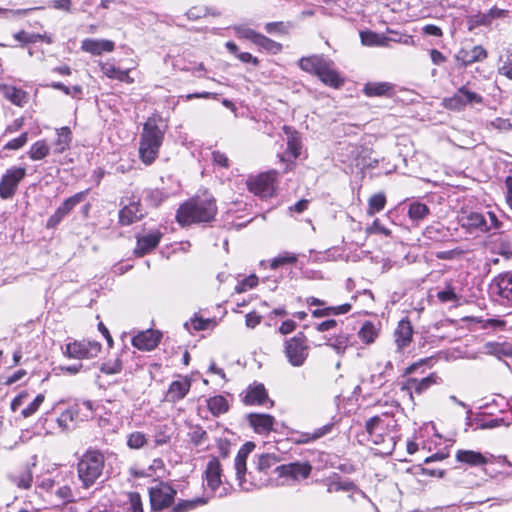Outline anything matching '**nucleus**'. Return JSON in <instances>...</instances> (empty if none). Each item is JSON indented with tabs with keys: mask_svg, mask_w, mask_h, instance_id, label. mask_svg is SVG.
Returning <instances> with one entry per match:
<instances>
[{
	"mask_svg": "<svg viewBox=\"0 0 512 512\" xmlns=\"http://www.w3.org/2000/svg\"><path fill=\"white\" fill-rule=\"evenodd\" d=\"M165 136V127L158 117H149L143 125L139 142V157L146 165L158 157Z\"/></svg>",
	"mask_w": 512,
	"mask_h": 512,
	"instance_id": "f257e3e1",
	"label": "nucleus"
},
{
	"mask_svg": "<svg viewBox=\"0 0 512 512\" xmlns=\"http://www.w3.org/2000/svg\"><path fill=\"white\" fill-rule=\"evenodd\" d=\"M217 213L213 197H196L182 204L177 210L176 219L181 226L192 223L210 222Z\"/></svg>",
	"mask_w": 512,
	"mask_h": 512,
	"instance_id": "f03ea898",
	"label": "nucleus"
},
{
	"mask_svg": "<svg viewBox=\"0 0 512 512\" xmlns=\"http://www.w3.org/2000/svg\"><path fill=\"white\" fill-rule=\"evenodd\" d=\"M299 67L310 74L316 75L325 85L339 88L344 84V78L335 68V63L324 55H312L299 60Z\"/></svg>",
	"mask_w": 512,
	"mask_h": 512,
	"instance_id": "7ed1b4c3",
	"label": "nucleus"
},
{
	"mask_svg": "<svg viewBox=\"0 0 512 512\" xmlns=\"http://www.w3.org/2000/svg\"><path fill=\"white\" fill-rule=\"evenodd\" d=\"M104 469V456L99 451H87L77 465V472L85 488L95 484Z\"/></svg>",
	"mask_w": 512,
	"mask_h": 512,
	"instance_id": "20e7f679",
	"label": "nucleus"
},
{
	"mask_svg": "<svg viewBox=\"0 0 512 512\" xmlns=\"http://www.w3.org/2000/svg\"><path fill=\"white\" fill-rule=\"evenodd\" d=\"M389 424L379 416L371 417L365 424L369 439L375 444L382 446L380 450L383 454H391L395 448V435L386 433L385 430Z\"/></svg>",
	"mask_w": 512,
	"mask_h": 512,
	"instance_id": "39448f33",
	"label": "nucleus"
},
{
	"mask_svg": "<svg viewBox=\"0 0 512 512\" xmlns=\"http://www.w3.org/2000/svg\"><path fill=\"white\" fill-rule=\"evenodd\" d=\"M94 403L90 400H83L70 406L57 418V424L62 431L70 428V423L81 418L88 419L93 416Z\"/></svg>",
	"mask_w": 512,
	"mask_h": 512,
	"instance_id": "423d86ee",
	"label": "nucleus"
},
{
	"mask_svg": "<svg viewBox=\"0 0 512 512\" xmlns=\"http://www.w3.org/2000/svg\"><path fill=\"white\" fill-rule=\"evenodd\" d=\"M288 362L294 367L302 366L309 354V347L306 344V337L303 333L288 339L284 347Z\"/></svg>",
	"mask_w": 512,
	"mask_h": 512,
	"instance_id": "0eeeda50",
	"label": "nucleus"
},
{
	"mask_svg": "<svg viewBox=\"0 0 512 512\" xmlns=\"http://www.w3.org/2000/svg\"><path fill=\"white\" fill-rule=\"evenodd\" d=\"M255 445L251 442H247L244 444L238 451L235 460H234V468L236 472V479L238 481L241 489L245 491H250L253 487L260 488L265 483L260 481L259 483H255L253 481H247L245 478L246 475V460L249 453L253 450Z\"/></svg>",
	"mask_w": 512,
	"mask_h": 512,
	"instance_id": "6e6552de",
	"label": "nucleus"
},
{
	"mask_svg": "<svg viewBox=\"0 0 512 512\" xmlns=\"http://www.w3.org/2000/svg\"><path fill=\"white\" fill-rule=\"evenodd\" d=\"M25 176V168L12 167L8 169L0 179V198L4 200L12 199Z\"/></svg>",
	"mask_w": 512,
	"mask_h": 512,
	"instance_id": "1a4fd4ad",
	"label": "nucleus"
},
{
	"mask_svg": "<svg viewBox=\"0 0 512 512\" xmlns=\"http://www.w3.org/2000/svg\"><path fill=\"white\" fill-rule=\"evenodd\" d=\"M277 177L278 172L270 170L255 177H250L247 180V187L255 195L266 198L273 195L274 183Z\"/></svg>",
	"mask_w": 512,
	"mask_h": 512,
	"instance_id": "9d476101",
	"label": "nucleus"
},
{
	"mask_svg": "<svg viewBox=\"0 0 512 512\" xmlns=\"http://www.w3.org/2000/svg\"><path fill=\"white\" fill-rule=\"evenodd\" d=\"M101 351V344L97 341H74L66 345L64 354L69 358L90 359L96 357Z\"/></svg>",
	"mask_w": 512,
	"mask_h": 512,
	"instance_id": "9b49d317",
	"label": "nucleus"
},
{
	"mask_svg": "<svg viewBox=\"0 0 512 512\" xmlns=\"http://www.w3.org/2000/svg\"><path fill=\"white\" fill-rule=\"evenodd\" d=\"M483 98L480 94L470 91L466 86L459 88L453 96L445 99V106L451 110L461 111L467 105L480 104Z\"/></svg>",
	"mask_w": 512,
	"mask_h": 512,
	"instance_id": "f8f14e48",
	"label": "nucleus"
},
{
	"mask_svg": "<svg viewBox=\"0 0 512 512\" xmlns=\"http://www.w3.org/2000/svg\"><path fill=\"white\" fill-rule=\"evenodd\" d=\"M149 495L152 509L162 510L173 503L176 490L169 484L160 482L150 489Z\"/></svg>",
	"mask_w": 512,
	"mask_h": 512,
	"instance_id": "ddd939ff",
	"label": "nucleus"
},
{
	"mask_svg": "<svg viewBox=\"0 0 512 512\" xmlns=\"http://www.w3.org/2000/svg\"><path fill=\"white\" fill-rule=\"evenodd\" d=\"M490 293L512 307V272L501 273L490 284Z\"/></svg>",
	"mask_w": 512,
	"mask_h": 512,
	"instance_id": "4468645a",
	"label": "nucleus"
},
{
	"mask_svg": "<svg viewBox=\"0 0 512 512\" xmlns=\"http://www.w3.org/2000/svg\"><path fill=\"white\" fill-rule=\"evenodd\" d=\"M87 194L88 190H84L67 198L49 217L47 226H57L63 220L64 217H66L78 204H80L86 199Z\"/></svg>",
	"mask_w": 512,
	"mask_h": 512,
	"instance_id": "2eb2a0df",
	"label": "nucleus"
},
{
	"mask_svg": "<svg viewBox=\"0 0 512 512\" xmlns=\"http://www.w3.org/2000/svg\"><path fill=\"white\" fill-rule=\"evenodd\" d=\"M162 338L161 332L148 329L139 332L132 338V345L138 350L151 351L157 347Z\"/></svg>",
	"mask_w": 512,
	"mask_h": 512,
	"instance_id": "dca6fc26",
	"label": "nucleus"
},
{
	"mask_svg": "<svg viewBox=\"0 0 512 512\" xmlns=\"http://www.w3.org/2000/svg\"><path fill=\"white\" fill-rule=\"evenodd\" d=\"M312 470L308 462H294L276 467V471L281 477H290L293 480L306 479Z\"/></svg>",
	"mask_w": 512,
	"mask_h": 512,
	"instance_id": "f3484780",
	"label": "nucleus"
},
{
	"mask_svg": "<svg viewBox=\"0 0 512 512\" xmlns=\"http://www.w3.org/2000/svg\"><path fill=\"white\" fill-rule=\"evenodd\" d=\"M456 60L463 66H468L474 62L481 61L487 57L486 50L480 46H465L462 47L456 54Z\"/></svg>",
	"mask_w": 512,
	"mask_h": 512,
	"instance_id": "a211bd4d",
	"label": "nucleus"
},
{
	"mask_svg": "<svg viewBox=\"0 0 512 512\" xmlns=\"http://www.w3.org/2000/svg\"><path fill=\"white\" fill-rule=\"evenodd\" d=\"M143 216L140 200L133 199L119 211V223L128 226L139 221Z\"/></svg>",
	"mask_w": 512,
	"mask_h": 512,
	"instance_id": "6ab92c4d",
	"label": "nucleus"
},
{
	"mask_svg": "<svg viewBox=\"0 0 512 512\" xmlns=\"http://www.w3.org/2000/svg\"><path fill=\"white\" fill-rule=\"evenodd\" d=\"M412 337L413 327L411 322L407 318L400 320L394 331L397 350L402 351L407 348L412 342Z\"/></svg>",
	"mask_w": 512,
	"mask_h": 512,
	"instance_id": "aec40b11",
	"label": "nucleus"
},
{
	"mask_svg": "<svg viewBox=\"0 0 512 512\" xmlns=\"http://www.w3.org/2000/svg\"><path fill=\"white\" fill-rule=\"evenodd\" d=\"M190 388V379L187 377L180 378L169 385L165 398L170 403H176L188 394Z\"/></svg>",
	"mask_w": 512,
	"mask_h": 512,
	"instance_id": "412c9836",
	"label": "nucleus"
},
{
	"mask_svg": "<svg viewBox=\"0 0 512 512\" xmlns=\"http://www.w3.org/2000/svg\"><path fill=\"white\" fill-rule=\"evenodd\" d=\"M222 468L217 458H212L205 469L206 485L212 493H216L221 485Z\"/></svg>",
	"mask_w": 512,
	"mask_h": 512,
	"instance_id": "4be33fe9",
	"label": "nucleus"
},
{
	"mask_svg": "<svg viewBox=\"0 0 512 512\" xmlns=\"http://www.w3.org/2000/svg\"><path fill=\"white\" fill-rule=\"evenodd\" d=\"M81 49L92 55H101L104 52L114 51L115 43L106 39L86 38L81 42Z\"/></svg>",
	"mask_w": 512,
	"mask_h": 512,
	"instance_id": "5701e85b",
	"label": "nucleus"
},
{
	"mask_svg": "<svg viewBox=\"0 0 512 512\" xmlns=\"http://www.w3.org/2000/svg\"><path fill=\"white\" fill-rule=\"evenodd\" d=\"M437 375L435 373H431L427 377H424L422 379L417 378H409L407 379L405 385L402 387V389L408 390L410 395L413 393L416 394H422L426 390H428L431 386L437 383Z\"/></svg>",
	"mask_w": 512,
	"mask_h": 512,
	"instance_id": "b1692460",
	"label": "nucleus"
},
{
	"mask_svg": "<svg viewBox=\"0 0 512 512\" xmlns=\"http://www.w3.org/2000/svg\"><path fill=\"white\" fill-rule=\"evenodd\" d=\"M162 234L154 231L143 236H137V245L134 250L137 256H144L153 250L160 242Z\"/></svg>",
	"mask_w": 512,
	"mask_h": 512,
	"instance_id": "393cba45",
	"label": "nucleus"
},
{
	"mask_svg": "<svg viewBox=\"0 0 512 512\" xmlns=\"http://www.w3.org/2000/svg\"><path fill=\"white\" fill-rule=\"evenodd\" d=\"M247 418L249 424L258 434H267L273 430L275 418L271 415L251 413Z\"/></svg>",
	"mask_w": 512,
	"mask_h": 512,
	"instance_id": "a878e982",
	"label": "nucleus"
},
{
	"mask_svg": "<svg viewBox=\"0 0 512 512\" xmlns=\"http://www.w3.org/2000/svg\"><path fill=\"white\" fill-rule=\"evenodd\" d=\"M456 460L472 467H480L490 463L488 455L473 450H458Z\"/></svg>",
	"mask_w": 512,
	"mask_h": 512,
	"instance_id": "bb28decb",
	"label": "nucleus"
},
{
	"mask_svg": "<svg viewBox=\"0 0 512 512\" xmlns=\"http://www.w3.org/2000/svg\"><path fill=\"white\" fill-rule=\"evenodd\" d=\"M367 97H390L394 93V86L390 82H368L363 87Z\"/></svg>",
	"mask_w": 512,
	"mask_h": 512,
	"instance_id": "cd10ccee",
	"label": "nucleus"
},
{
	"mask_svg": "<svg viewBox=\"0 0 512 512\" xmlns=\"http://www.w3.org/2000/svg\"><path fill=\"white\" fill-rule=\"evenodd\" d=\"M352 336L345 332H340L326 338L325 345L332 348L337 355L343 356L349 346L352 345Z\"/></svg>",
	"mask_w": 512,
	"mask_h": 512,
	"instance_id": "c85d7f7f",
	"label": "nucleus"
},
{
	"mask_svg": "<svg viewBox=\"0 0 512 512\" xmlns=\"http://www.w3.org/2000/svg\"><path fill=\"white\" fill-rule=\"evenodd\" d=\"M268 399L267 391L263 384L250 385L244 396V403L247 405H262Z\"/></svg>",
	"mask_w": 512,
	"mask_h": 512,
	"instance_id": "c756f323",
	"label": "nucleus"
},
{
	"mask_svg": "<svg viewBox=\"0 0 512 512\" xmlns=\"http://www.w3.org/2000/svg\"><path fill=\"white\" fill-rule=\"evenodd\" d=\"M175 429L171 423H159L154 427L153 442L154 446H163L168 444L173 435Z\"/></svg>",
	"mask_w": 512,
	"mask_h": 512,
	"instance_id": "7c9ffc66",
	"label": "nucleus"
},
{
	"mask_svg": "<svg viewBox=\"0 0 512 512\" xmlns=\"http://www.w3.org/2000/svg\"><path fill=\"white\" fill-rule=\"evenodd\" d=\"M333 424L329 423L322 427L315 429L313 432H301L297 433L294 441L296 444H308L310 442L316 441L325 435L329 434L332 431Z\"/></svg>",
	"mask_w": 512,
	"mask_h": 512,
	"instance_id": "2f4dec72",
	"label": "nucleus"
},
{
	"mask_svg": "<svg viewBox=\"0 0 512 512\" xmlns=\"http://www.w3.org/2000/svg\"><path fill=\"white\" fill-rule=\"evenodd\" d=\"M9 481L20 489H30L33 482V472L30 467H25L19 471L8 475Z\"/></svg>",
	"mask_w": 512,
	"mask_h": 512,
	"instance_id": "473e14b6",
	"label": "nucleus"
},
{
	"mask_svg": "<svg viewBox=\"0 0 512 512\" xmlns=\"http://www.w3.org/2000/svg\"><path fill=\"white\" fill-rule=\"evenodd\" d=\"M100 68L102 73L110 79H116L128 84H131L134 81L129 75V70H121L112 63H100Z\"/></svg>",
	"mask_w": 512,
	"mask_h": 512,
	"instance_id": "72a5a7b5",
	"label": "nucleus"
},
{
	"mask_svg": "<svg viewBox=\"0 0 512 512\" xmlns=\"http://www.w3.org/2000/svg\"><path fill=\"white\" fill-rule=\"evenodd\" d=\"M283 131L287 136V152L296 159L300 155L301 141L299 134L289 126H283Z\"/></svg>",
	"mask_w": 512,
	"mask_h": 512,
	"instance_id": "f704fd0d",
	"label": "nucleus"
},
{
	"mask_svg": "<svg viewBox=\"0 0 512 512\" xmlns=\"http://www.w3.org/2000/svg\"><path fill=\"white\" fill-rule=\"evenodd\" d=\"M461 226L467 229L481 228L487 230L486 220L479 212H469L460 217Z\"/></svg>",
	"mask_w": 512,
	"mask_h": 512,
	"instance_id": "c9c22d12",
	"label": "nucleus"
},
{
	"mask_svg": "<svg viewBox=\"0 0 512 512\" xmlns=\"http://www.w3.org/2000/svg\"><path fill=\"white\" fill-rule=\"evenodd\" d=\"M437 299L440 303H454L455 306L459 304L460 296L456 292V288L454 287L452 281H445L444 288L439 290L436 294Z\"/></svg>",
	"mask_w": 512,
	"mask_h": 512,
	"instance_id": "e433bc0d",
	"label": "nucleus"
},
{
	"mask_svg": "<svg viewBox=\"0 0 512 512\" xmlns=\"http://www.w3.org/2000/svg\"><path fill=\"white\" fill-rule=\"evenodd\" d=\"M351 308H352L351 304L345 303V304L338 305V306H327V307H323V308H318V309L312 310L311 313L314 318H323V317H328L331 315L337 316V315L346 314L351 310Z\"/></svg>",
	"mask_w": 512,
	"mask_h": 512,
	"instance_id": "4c0bfd02",
	"label": "nucleus"
},
{
	"mask_svg": "<svg viewBox=\"0 0 512 512\" xmlns=\"http://www.w3.org/2000/svg\"><path fill=\"white\" fill-rule=\"evenodd\" d=\"M56 132L57 139L55 141V152L63 153L70 146L72 141V132L67 126L56 129Z\"/></svg>",
	"mask_w": 512,
	"mask_h": 512,
	"instance_id": "58836bf2",
	"label": "nucleus"
},
{
	"mask_svg": "<svg viewBox=\"0 0 512 512\" xmlns=\"http://www.w3.org/2000/svg\"><path fill=\"white\" fill-rule=\"evenodd\" d=\"M207 407L212 415L219 416L229 409L227 399L222 395H216L207 399Z\"/></svg>",
	"mask_w": 512,
	"mask_h": 512,
	"instance_id": "ea45409f",
	"label": "nucleus"
},
{
	"mask_svg": "<svg viewBox=\"0 0 512 512\" xmlns=\"http://www.w3.org/2000/svg\"><path fill=\"white\" fill-rule=\"evenodd\" d=\"M360 38L365 46H387L389 41L385 35L373 31L360 32Z\"/></svg>",
	"mask_w": 512,
	"mask_h": 512,
	"instance_id": "a19ab883",
	"label": "nucleus"
},
{
	"mask_svg": "<svg viewBox=\"0 0 512 512\" xmlns=\"http://www.w3.org/2000/svg\"><path fill=\"white\" fill-rule=\"evenodd\" d=\"M4 96L17 106H23L28 101L27 92L14 86H5Z\"/></svg>",
	"mask_w": 512,
	"mask_h": 512,
	"instance_id": "79ce46f5",
	"label": "nucleus"
},
{
	"mask_svg": "<svg viewBox=\"0 0 512 512\" xmlns=\"http://www.w3.org/2000/svg\"><path fill=\"white\" fill-rule=\"evenodd\" d=\"M14 38L22 44L35 43L38 40L45 41L47 44H51L53 42V38L47 34L28 33L24 30L15 33Z\"/></svg>",
	"mask_w": 512,
	"mask_h": 512,
	"instance_id": "37998d69",
	"label": "nucleus"
},
{
	"mask_svg": "<svg viewBox=\"0 0 512 512\" xmlns=\"http://www.w3.org/2000/svg\"><path fill=\"white\" fill-rule=\"evenodd\" d=\"M50 153V146L45 140H38L33 143L28 151V156L33 161L42 160Z\"/></svg>",
	"mask_w": 512,
	"mask_h": 512,
	"instance_id": "c03bdc74",
	"label": "nucleus"
},
{
	"mask_svg": "<svg viewBox=\"0 0 512 512\" xmlns=\"http://www.w3.org/2000/svg\"><path fill=\"white\" fill-rule=\"evenodd\" d=\"M430 214V209L424 203L413 201L409 204L408 216L412 221H421Z\"/></svg>",
	"mask_w": 512,
	"mask_h": 512,
	"instance_id": "a18cd8bd",
	"label": "nucleus"
},
{
	"mask_svg": "<svg viewBox=\"0 0 512 512\" xmlns=\"http://www.w3.org/2000/svg\"><path fill=\"white\" fill-rule=\"evenodd\" d=\"M379 331L374 325V323L370 321L364 322L362 327L360 328L358 332L359 338L362 340L365 344H372L375 342L376 338L378 337Z\"/></svg>",
	"mask_w": 512,
	"mask_h": 512,
	"instance_id": "49530a36",
	"label": "nucleus"
},
{
	"mask_svg": "<svg viewBox=\"0 0 512 512\" xmlns=\"http://www.w3.org/2000/svg\"><path fill=\"white\" fill-rule=\"evenodd\" d=\"M254 44L257 45L260 49L272 54H277L282 50V45L280 43L260 33Z\"/></svg>",
	"mask_w": 512,
	"mask_h": 512,
	"instance_id": "de8ad7c7",
	"label": "nucleus"
},
{
	"mask_svg": "<svg viewBox=\"0 0 512 512\" xmlns=\"http://www.w3.org/2000/svg\"><path fill=\"white\" fill-rule=\"evenodd\" d=\"M56 498L63 502H71L73 500V492L69 484L65 481V475L63 474V479H60V484L56 485L53 494Z\"/></svg>",
	"mask_w": 512,
	"mask_h": 512,
	"instance_id": "09e8293b",
	"label": "nucleus"
},
{
	"mask_svg": "<svg viewBox=\"0 0 512 512\" xmlns=\"http://www.w3.org/2000/svg\"><path fill=\"white\" fill-rule=\"evenodd\" d=\"M60 479H63V473H58L54 478H38L36 481V488L52 495L56 485L60 484Z\"/></svg>",
	"mask_w": 512,
	"mask_h": 512,
	"instance_id": "8fccbe9b",
	"label": "nucleus"
},
{
	"mask_svg": "<svg viewBox=\"0 0 512 512\" xmlns=\"http://www.w3.org/2000/svg\"><path fill=\"white\" fill-rule=\"evenodd\" d=\"M423 235L430 240L441 241L447 237V229L440 223H433L424 229Z\"/></svg>",
	"mask_w": 512,
	"mask_h": 512,
	"instance_id": "3c124183",
	"label": "nucleus"
},
{
	"mask_svg": "<svg viewBox=\"0 0 512 512\" xmlns=\"http://www.w3.org/2000/svg\"><path fill=\"white\" fill-rule=\"evenodd\" d=\"M206 503L207 499L203 497H197L192 500H181L173 507V512H189Z\"/></svg>",
	"mask_w": 512,
	"mask_h": 512,
	"instance_id": "603ef678",
	"label": "nucleus"
},
{
	"mask_svg": "<svg viewBox=\"0 0 512 512\" xmlns=\"http://www.w3.org/2000/svg\"><path fill=\"white\" fill-rule=\"evenodd\" d=\"M357 489L356 485L348 480V479H341L339 477H337L336 479L334 480H331L328 484V492L329 493H333V492H338V491H347V492H350V491H355Z\"/></svg>",
	"mask_w": 512,
	"mask_h": 512,
	"instance_id": "864d4df0",
	"label": "nucleus"
},
{
	"mask_svg": "<svg viewBox=\"0 0 512 512\" xmlns=\"http://www.w3.org/2000/svg\"><path fill=\"white\" fill-rule=\"evenodd\" d=\"M148 444L147 436L140 431H134L127 436V446L130 449H141Z\"/></svg>",
	"mask_w": 512,
	"mask_h": 512,
	"instance_id": "5fc2aeb1",
	"label": "nucleus"
},
{
	"mask_svg": "<svg viewBox=\"0 0 512 512\" xmlns=\"http://www.w3.org/2000/svg\"><path fill=\"white\" fill-rule=\"evenodd\" d=\"M188 436L196 446L203 444L208 438L207 432L200 425H190Z\"/></svg>",
	"mask_w": 512,
	"mask_h": 512,
	"instance_id": "6e6d98bb",
	"label": "nucleus"
},
{
	"mask_svg": "<svg viewBox=\"0 0 512 512\" xmlns=\"http://www.w3.org/2000/svg\"><path fill=\"white\" fill-rule=\"evenodd\" d=\"M297 261V256L294 253L285 251L280 253L277 257L273 258L270 262L271 269H277L280 266L287 264H294Z\"/></svg>",
	"mask_w": 512,
	"mask_h": 512,
	"instance_id": "4d7b16f0",
	"label": "nucleus"
},
{
	"mask_svg": "<svg viewBox=\"0 0 512 512\" xmlns=\"http://www.w3.org/2000/svg\"><path fill=\"white\" fill-rule=\"evenodd\" d=\"M126 511L127 512H144L142 499H141V496L139 493L129 492L127 494Z\"/></svg>",
	"mask_w": 512,
	"mask_h": 512,
	"instance_id": "13d9d810",
	"label": "nucleus"
},
{
	"mask_svg": "<svg viewBox=\"0 0 512 512\" xmlns=\"http://www.w3.org/2000/svg\"><path fill=\"white\" fill-rule=\"evenodd\" d=\"M368 214L373 215L384 209L386 197L383 193L374 194L369 199Z\"/></svg>",
	"mask_w": 512,
	"mask_h": 512,
	"instance_id": "bf43d9fd",
	"label": "nucleus"
},
{
	"mask_svg": "<svg viewBox=\"0 0 512 512\" xmlns=\"http://www.w3.org/2000/svg\"><path fill=\"white\" fill-rule=\"evenodd\" d=\"M278 462V457L274 454L260 455L257 462L258 472H266Z\"/></svg>",
	"mask_w": 512,
	"mask_h": 512,
	"instance_id": "052dcab7",
	"label": "nucleus"
},
{
	"mask_svg": "<svg viewBox=\"0 0 512 512\" xmlns=\"http://www.w3.org/2000/svg\"><path fill=\"white\" fill-rule=\"evenodd\" d=\"M45 400L44 394H38L34 400L21 411V415L24 418H28L36 413V411L39 409V407L42 405V403Z\"/></svg>",
	"mask_w": 512,
	"mask_h": 512,
	"instance_id": "680f3d73",
	"label": "nucleus"
},
{
	"mask_svg": "<svg viewBox=\"0 0 512 512\" xmlns=\"http://www.w3.org/2000/svg\"><path fill=\"white\" fill-rule=\"evenodd\" d=\"M234 31L238 38L247 39L253 43L255 42V40L257 39V37L259 35V33H257L253 29H250L243 25L235 26Z\"/></svg>",
	"mask_w": 512,
	"mask_h": 512,
	"instance_id": "e2e57ef3",
	"label": "nucleus"
},
{
	"mask_svg": "<svg viewBox=\"0 0 512 512\" xmlns=\"http://www.w3.org/2000/svg\"><path fill=\"white\" fill-rule=\"evenodd\" d=\"M258 284V278L256 275L252 274L243 280H241L236 286H235V292L236 293H243L247 291L248 289H252Z\"/></svg>",
	"mask_w": 512,
	"mask_h": 512,
	"instance_id": "0e129e2a",
	"label": "nucleus"
},
{
	"mask_svg": "<svg viewBox=\"0 0 512 512\" xmlns=\"http://www.w3.org/2000/svg\"><path fill=\"white\" fill-rule=\"evenodd\" d=\"M463 254L464 250L457 247L451 250L438 251L435 253V257L439 260H454L461 258Z\"/></svg>",
	"mask_w": 512,
	"mask_h": 512,
	"instance_id": "69168bd1",
	"label": "nucleus"
},
{
	"mask_svg": "<svg viewBox=\"0 0 512 512\" xmlns=\"http://www.w3.org/2000/svg\"><path fill=\"white\" fill-rule=\"evenodd\" d=\"M28 141V133L23 132L19 137L10 140L4 146L5 150H18L22 148Z\"/></svg>",
	"mask_w": 512,
	"mask_h": 512,
	"instance_id": "338daca9",
	"label": "nucleus"
},
{
	"mask_svg": "<svg viewBox=\"0 0 512 512\" xmlns=\"http://www.w3.org/2000/svg\"><path fill=\"white\" fill-rule=\"evenodd\" d=\"M499 73L512 80V49L507 51L506 59L499 68Z\"/></svg>",
	"mask_w": 512,
	"mask_h": 512,
	"instance_id": "774afa93",
	"label": "nucleus"
}]
</instances>
